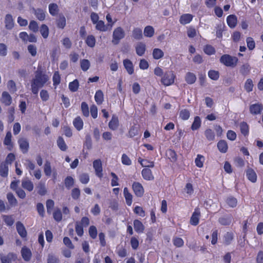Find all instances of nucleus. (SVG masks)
Returning <instances> with one entry per match:
<instances>
[{"label": "nucleus", "mask_w": 263, "mask_h": 263, "mask_svg": "<svg viewBox=\"0 0 263 263\" xmlns=\"http://www.w3.org/2000/svg\"><path fill=\"white\" fill-rule=\"evenodd\" d=\"M227 204L231 208H234L237 204V200L236 198L233 197H229L226 200Z\"/></svg>", "instance_id": "nucleus-53"}, {"label": "nucleus", "mask_w": 263, "mask_h": 263, "mask_svg": "<svg viewBox=\"0 0 263 263\" xmlns=\"http://www.w3.org/2000/svg\"><path fill=\"white\" fill-rule=\"evenodd\" d=\"M65 185L66 188L70 189L73 186L74 180L71 176H68L65 179Z\"/></svg>", "instance_id": "nucleus-52"}, {"label": "nucleus", "mask_w": 263, "mask_h": 263, "mask_svg": "<svg viewBox=\"0 0 263 263\" xmlns=\"http://www.w3.org/2000/svg\"><path fill=\"white\" fill-rule=\"evenodd\" d=\"M5 27L7 30H11L14 27V21L10 14L6 15L4 19Z\"/></svg>", "instance_id": "nucleus-9"}, {"label": "nucleus", "mask_w": 263, "mask_h": 263, "mask_svg": "<svg viewBox=\"0 0 263 263\" xmlns=\"http://www.w3.org/2000/svg\"><path fill=\"white\" fill-rule=\"evenodd\" d=\"M7 198L11 205L15 206L17 205V201L12 193H8L7 194Z\"/></svg>", "instance_id": "nucleus-41"}, {"label": "nucleus", "mask_w": 263, "mask_h": 263, "mask_svg": "<svg viewBox=\"0 0 263 263\" xmlns=\"http://www.w3.org/2000/svg\"><path fill=\"white\" fill-rule=\"evenodd\" d=\"M12 134L10 132H8L4 138V144L7 146L9 151H11L13 147V144L12 142Z\"/></svg>", "instance_id": "nucleus-11"}, {"label": "nucleus", "mask_w": 263, "mask_h": 263, "mask_svg": "<svg viewBox=\"0 0 263 263\" xmlns=\"http://www.w3.org/2000/svg\"><path fill=\"white\" fill-rule=\"evenodd\" d=\"M44 172L47 176H50L51 175L52 171L50 163L46 161L44 167Z\"/></svg>", "instance_id": "nucleus-55"}, {"label": "nucleus", "mask_w": 263, "mask_h": 263, "mask_svg": "<svg viewBox=\"0 0 263 263\" xmlns=\"http://www.w3.org/2000/svg\"><path fill=\"white\" fill-rule=\"evenodd\" d=\"M201 126V120L199 117L196 116L194 118V122L192 125L191 128L193 130L198 129Z\"/></svg>", "instance_id": "nucleus-45"}, {"label": "nucleus", "mask_w": 263, "mask_h": 263, "mask_svg": "<svg viewBox=\"0 0 263 263\" xmlns=\"http://www.w3.org/2000/svg\"><path fill=\"white\" fill-rule=\"evenodd\" d=\"M254 84L251 79H248L245 83L244 87L245 90L250 92L253 90Z\"/></svg>", "instance_id": "nucleus-40"}, {"label": "nucleus", "mask_w": 263, "mask_h": 263, "mask_svg": "<svg viewBox=\"0 0 263 263\" xmlns=\"http://www.w3.org/2000/svg\"><path fill=\"white\" fill-rule=\"evenodd\" d=\"M37 189H38L37 193L40 195L43 196L46 194L47 191L44 183L40 182L37 186Z\"/></svg>", "instance_id": "nucleus-57"}, {"label": "nucleus", "mask_w": 263, "mask_h": 263, "mask_svg": "<svg viewBox=\"0 0 263 263\" xmlns=\"http://www.w3.org/2000/svg\"><path fill=\"white\" fill-rule=\"evenodd\" d=\"M40 32L44 39L48 37L49 35V28L45 24H43L40 27Z\"/></svg>", "instance_id": "nucleus-44"}, {"label": "nucleus", "mask_w": 263, "mask_h": 263, "mask_svg": "<svg viewBox=\"0 0 263 263\" xmlns=\"http://www.w3.org/2000/svg\"><path fill=\"white\" fill-rule=\"evenodd\" d=\"M123 194L126 204L129 206L131 205L133 202V195L129 192L128 189L127 187H124Z\"/></svg>", "instance_id": "nucleus-24"}, {"label": "nucleus", "mask_w": 263, "mask_h": 263, "mask_svg": "<svg viewBox=\"0 0 263 263\" xmlns=\"http://www.w3.org/2000/svg\"><path fill=\"white\" fill-rule=\"evenodd\" d=\"M164 56L163 51L159 48H155L153 51V57L154 59L158 60L162 58Z\"/></svg>", "instance_id": "nucleus-37"}, {"label": "nucleus", "mask_w": 263, "mask_h": 263, "mask_svg": "<svg viewBox=\"0 0 263 263\" xmlns=\"http://www.w3.org/2000/svg\"><path fill=\"white\" fill-rule=\"evenodd\" d=\"M208 76L211 79L217 80L219 77V73L218 71L211 70L209 71Z\"/></svg>", "instance_id": "nucleus-64"}, {"label": "nucleus", "mask_w": 263, "mask_h": 263, "mask_svg": "<svg viewBox=\"0 0 263 263\" xmlns=\"http://www.w3.org/2000/svg\"><path fill=\"white\" fill-rule=\"evenodd\" d=\"M246 42L247 44V47L250 50H252L255 48V43L253 38L251 37H247L246 39Z\"/></svg>", "instance_id": "nucleus-59"}, {"label": "nucleus", "mask_w": 263, "mask_h": 263, "mask_svg": "<svg viewBox=\"0 0 263 263\" xmlns=\"http://www.w3.org/2000/svg\"><path fill=\"white\" fill-rule=\"evenodd\" d=\"M22 186L29 192L32 191L34 188L32 182L28 179H25L22 181Z\"/></svg>", "instance_id": "nucleus-16"}, {"label": "nucleus", "mask_w": 263, "mask_h": 263, "mask_svg": "<svg viewBox=\"0 0 263 263\" xmlns=\"http://www.w3.org/2000/svg\"><path fill=\"white\" fill-rule=\"evenodd\" d=\"M204 161V157L201 155H198L195 160L196 165L199 168L203 167Z\"/></svg>", "instance_id": "nucleus-51"}, {"label": "nucleus", "mask_w": 263, "mask_h": 263, "mask_svg": "<svg viewBox=\"0 0 263 263\" xmlns=\"http://www.w3.org/2000/svg\"><path fill=\"white\" fill-rule=\"evenodd\" d=\"M33 11L36 17L40 21H44L45 19V13L41 9H33Z\"/></svg>", "instance_id": "nucleus-30"}, {"label": "nucleus", "mask_w": 263, "mask_h": 263, "mask_svg": "<svg viewBox=\"0 0 263 263\" xmlns=\"http://www.w3.org/2000/svg\"><path fill=\"white\" fill-rule=\"evenodd\" d=\"M3 219L7 226H11L14 222V220L11 215H3Z\"/></svg>", "instance_id": "nucleus-49"}, {"label": "nucleus", "mask_w": 263, "mask_h": 263, "mask_svg": "<svg viewBox=\"0 0 263 263\" xmlns=\"http://www.w3.org/2000/svg\"><path fill=\"white\" fill-rule=\"evenodd\" d=\"M123 65L129 74H132L134 73V67L132 62L128 59H125L123 61Z\"/></svg>", "instance_id": "nucleus-18"}, {"label": "nucleus", "mask_w": 263, "mask_h": 263, "mask_svg": "<svg viewBox=\"0 0 263 263\" xmlns=\"http://www.w3.org/2000/svg\"><path fill=\"white\" fill-rule=\"evenodd\" d=\"M227 23L230 28H234L237 24V18L234 15H230L228 16Z\"/></svg>", "instance_id": "nucleus-29"}, {"label": "nucleus", "mask_w": 263, "mask_h": 263, "mask_svg": "<svg viewBox=\"0 0 263 263\" xmlns=\"http://www.w3.org/2000/svg\"><path fill=\"white\" fill-rule=\"evenodd\" d=\"M80 66L83 71H86L90 66V63L89 60L83 59L80 61Z\"/></svg>", "instance_id": "nucleus-42"}, {"label": "nucleus", "mask_w": 263, "mask_h": 263, "mask_svg": "<svg viewBox=\"0 0 263 263\" xmlns=\"http://www.w3.org/2000/svg\"><path fill=\"white\" fill-rule=\"evenodd\" d=\"M15 259V255L12 253H8L7 255L1 257L2 263H11L12 261Z\"/></svg>", "instance_id": "nucleus-17"}, {"label": "nucleus", "mask_w": 263, "mask_h": 263, "mask_svg": "<svg viewBox=\"0 0 263 263\" xmlns=\"http://www.w3.org/2000/svg\"><path fill=\"white\" fill-rule=\"evenodd\" d=\"M54 205V201L51 199H48L46 201L47 212L50 214L52 211Z\"/></svg>", "instance_id": "nucleus-61"}, {"label": "nucleus", "mask_w": 263, "mask_h": 263, "mask_svg": "<svg viewBox=\"0 0 263 263\" xmlns=\"http://www.w3.org/2000/svg\"><path fill=\"white\" fill-rule=\"evenodd\" d=\"M145 50V45L142 42L138 43L136 46V53L139 56H142L144 54Z\"/></svg>", "instance_id": "nucleus-23"}, {"label": "nucleus", "mask_w": 263, "mask_h": 263, "mask_svg": "<svg viewBox=\"0 0 263 263\" xmlns=\"http://www.w3.org/2000/svg\"><path fill=\"white\" fill-rule=\"evenodd\" d=\"M133 36L136 40H140L142 37V30L139 28H134L133 31Z\"/></svg>", "instance_id": "nucleus-50"}, {"label": "nucleus", "mask_w": 263, "mask_h": 263, "mask_svg": "<svg viewBox=\"0 0 263 263\" xmlns=\"http://www.w3.org/2000/svg\"><path fill=\"white\" fill-rule=\"evenodd\" d=\"M134 227L135 230L139 233L143 232L145 228L143 223L137 219L134 221Z\"/></svg>", "instance_id": "nucleus-22"}, {"label": "nucleus", "mask_w": 263, "mask_h": 263, "mask_svg": "<svg viewBox=\"0 0 263 263\" xmlns=\"http://www.w3.org/2000/svg\"><path fill=\"white\" fill-rule=\"evenodd\" d=\"M138 161L139 163L143 167H154V163L153 161H149L147 159H143L141 158H139L138 159Z\"/></svg>", "instance_id": "nucleus-28"}, {"label": "nucleus", "mask_w": 263, "mask_h": 263, "mask_svg": "<svg viewBox=\"0 0 263 263\" xmlns=\"http://www.w3.org/2000/svg\"><path fill=\"white\" fill-rule=\"evenodd\" d=\"M80 190L78 187L73 189L71 191V197L74 200H78L80 196Z\"/></svg>", "instance_id": "nucleus-60"}, {"label": "nucleus", "mask_w": 263, "mask_h": 263, "mask_svg": "<svg viewBox=\"0 0 263 263\" xmlns=\"http://www.w3.org/2000/svg\"><path fill=\"white\" fill-rule=\"evenodd\" d=\"M66 18L63 15H60L57 21V24L58 28L63 29L66 26Z\"/></svg>", "instance_id": "nucleus-48"}, {"label": "nucleus", "mask_w": 263, "mask_h": 263, "mask_svg": "<svg viewBox=\"0 0 263 263\" xmlns=\"http://www.w3.org/2000/svg\"><path fill=\"white\" fill-rule=\"evenodd\" d=\"M57 145L58 147L62 151H66L67 149V146L65 143L63 138L62 137H59L58 138Z\"/></svg>", "instance_id": "nucleus-34"}, {"label": "nucleus", "mask_w": 263, "mask_h": 263, "mask_svg": "<svg viewBox=\"0 0 263 263\" xmlns=\"http://www.w3.org/2000/svg\"><path fill=\"white\" fill-rule=\"evenodd\" d=\"M95 99L98 104H101L104 100V95L103 92L101 90L96 91Z\"/></svg>", "instance_id": "nucleus-33"}, {"label": "nucleus", "mask_w": 263, "mask_h": 263, "mask_svg": "<svg viewBox=\"0 0 263 263\" xmlns=\"http://www.w3.org/2000/svg\"><path fill=\"white\" fill-rule=\"evenodd\" d=\"M204 135L209 141H211L215 140V133L214 131L210 128H208L205 130Z\"/></svg>", "instance_id": "nucleus-36"}, {"label": "nucleus", "mask_w": 263, "mask_h": 263, "mask_svg": "<svg viewBox=\"0 0 263 263\" xmlns=\"http://www.w3.org/2000/svg\"><path fill=\"white\" fill-rule=\"evenodd\" d=\"M175 76L172 71L165 72L162 77L161 82L165 86H168L173 84L174 82Z\"/></svg>", "instance_id": "nucleus-4"}, {"label": "nucleus", "mask_w": 263, "mask_h": 263, "mask_svg": "<svg viewBox=\"0 0 263 263\" xmlns=\"http://www.w3.org/2000/svg\"><path fill=\"white\" fill-rule=\"evenodd\" d=\"M154 34V29L151 26H146L144 29V34L146 37H151Z\"/></svg>", "instance_id": "nucleus-47"}, {"label": "nucleus", "mask_w": 263, "mask_h": 263, "mask_svg": "<svg viewBox=\"0 0 263 263\" xmlns=\"http://www.w3.org/2000/svg\"><path fill=\"white\" fill-rule=\"evenodd\" d=\"M49 11L50 14L52 16L56 15L59 11V8L57 4L53 3L49 5Z\"/></svg>", "instance_id": "nucleus-38"}, {"label": "nucleus", "mask_w": 263, "mask_h": 263, "mask_svg": "<svg viewBox=\"0 0 263 263\" xmlns=\"http://www.w3.org/2000/svg\"><path fill=\"white\" fill-rule=\"evenodd\" d=\"M2 102L6 106H9L12 103V98L7 91H4L2 94Z\"/></svg>", "instance_id": "nucleus-15"}, {"label": "nucleus", "mask_w": 263, "mask_h": 263, "mask_svg": "<svg viewBox=\"0 0 263 263\" xmlns=\"http://www.w3.org/2000/svg\"><path fill=\"white\" fill-rule=\"evenodd\" d=\"M132 188L135 194L138 197H142L144 192L143 186L141 183L134 182L132 185Z\"/></svg>", "instance_id": "nucleus-7"}, {"label": "nucleus", "mask_w": 263, "mask_h": 263, "mask_svg": "<svg viewBox=\"0 0 263 263\" xmlns=\"http://www.w3.org/2000/svg\"><path fill=\"white\" fill-rule=\"evenodd\" d=\"M193 16L191 14H184L180 16L179 22L181 24L185 25L191 22Z\"/></svg>", "instance_id": "nucleus-21"}, {"label": "nucleus", "mask_w": 263, "mask_h": 263, "mask_svg": "<svg viewBox=\"0 0 263 263\" xmlns=\"http://www.w3.org/2000/svg\"><path fill=\"white\" fill-rule=\"evenodd\" d=\"M96 29L100 31H107L110 30L112 27V24H107L105 25L104 22L103 21H99L96 23Z\"/></svg>", "instance_id": "nucleus-8"}, {"label": "nucleus", "mask_w": 263, "mask_h": 263, "mask_svg": "<svg viewBox=\"0 0 263 263\" xmlns=\"http://www.w3.org/2000/svg\"><path fill=\"white\" fill-rule=\"evenodd\" d=\"M125 31L121 27H117L112 32V43L114 45H118L120 40L125 37Z\"/></svg>", "instance_id": "nucleus-3"}, {"label": "nucleus", "mask_w": 263, "mask_h": 263, "mask_svg": "<svg viewBox=\"0 0 263 263\" xmlns=\"http://www.w3.org/2000/svg\"><path fill=\"white\" fill-rule=\"evenodd\" d=\"M21 254L24 260L27 261L30 260L32 256L31 250L26 247H23L22 248L21 250Z\"/></svg>", "instance_id": "nucleus-13"}, {"label": "nucleus", "mask_w": 263, "mask_h": 263, "mask_svg": "<svg viewBox=\"0 0 263 263\" xmlns=\"http://www.w3.org/2000/svg\"><path fill=\"white\" fill-rule=\"evenodd\" d=\"M240 129L241 133L245 136L248 135L249 133V125L246 122H242L240 123Z\"/></svg>", "instance_id": "nucleus-46"}, {"label": "nucleus", "mask_w": 263, "mask_h": 263, "mask_svg": "<svg viewBox=\"0 0 263 263\" xmlns=\"http://www.w3.org/2000/svg\"><path fill=\"white\" fill-rule=\"evenodd\" d=\"M20 148L23 154L28 152L29 148V144L28 140L25 138H21L18 140Z\"/></svg>", "instance_id": "nucleus-6"}, {"label": "nucleus", "mask_w": 263, "mask_h": 263, "mask_svg": "<svg viewBox=\"0 0 263 263\" xmlns=\"http://www.w3.org/2000/svg\"><path fill=\"white\" fill-rule=\"evenodd\" d=\"M73 124L74 127L80 131L83 128V121L80 117H77L74 119Z\"/></svg>", "instance_id": "nucleus-26"}, {"label": "nucleus", "mask_w": 263, "mask_h": 263, "mask_svg": "<svg viewBox=\"0 0 263 263\" xmlns=\"http://www.w3.org/2000/svg\"><path fill=\"white\" fill-rule=\"evenodd\" d=\"M81 110L83 116L86 117L89 116V111L88 106L87 104L85 102H82L81 104Z\"/></svg>", "instance_id": "nucleus-56"}, {"label": "nucleus", "mask_w": 263, "mask_h": 263, "mask_svg": "<svg viewBox=\"0 0 263 263\" xmlns=\"http://www.w3.org/2000/svg\"><path fill=\"white\" fill-rule=\"evenodd\" d=\"M200 212L199 208H196L193 212L191 219L190 223L193 226H197L199 223Z\"/></svg>", "instance_id": "nucleus-10"}, {"label": "nucleus", "mask_w": 263, "mask_h": 263, "mask_svg": "<svg viewBox=\"0 0 263 263\" xmlns=\"http://www.w3.org/2000/svg\"><path fill=\"white\" fill-rule=\"evenodd\" d=\"M49 77L41 71H35V76L31 81V89L32 92L37 95L39 88H42L49 81Z\"/></svg>", "instance_id": "nucleus-1"}, {"label": "nucleus", "mask_w": 263, "mask_h": 263, "mask_svg": "<svg viewBox=\"0 0 263 263\" xmlns=\"http://www.w3.org/2000/svg\"><path fill=\"white\" fill-rule=\"evenodd\" d=\"M262 109L263 105L260 103H256L250 106V111L253 115L260 114Z\"/></svg>", "instance_id": "nucleus-12"}, {"label": "nucleus", "mask_w": 263, "mask_h": 263, "mask_svg": "<svg viewBox=\"0 0 263 263\" xmlns=\"http://www.w3.org/2000/svg\"><path fill=\"white\" fill-rule=\"evenodd\" d=\"M93 167L95 170L96 175L99 178L103 177L102 164L100 159L95 160L93 162Z\"/></svg>", "instance_id": "nucleus-5"}, {"label": "nucleus", "mask_w": 263, "mask_h": 263, "mask_svg": "<svg viewBox=\"0 0 263 263\" xmlns=\"http://www.w3.org/2000/svg\"><path fill=\"white\" fill-rule=\"evenodd\" d=\"M53 84L56 87L58 86L61 82V77L58 71H55L54 72L53 78Z\"/></svg>", "instance_id": "nucleus-54"}, {"label": "nucleus", "mask_w": 263, "mask_h": 263, "mask_svg": "<svg viewBox=\"0 0 263 263\" xmlns=\"http://www.w3.org/2000/svg\"><path fill=\"white\" fill-rule=\"evenodd\" d=\"M8 89L11 92H15L16 91L15 83L13 80H9L7 83Z\"/></svg>", "instance_id": "nucleus-63"}, {"label": "nucleus", "mask_w": 263, "mask_h": 263, "mask_svg": "<svg viewBox=\"0 0 263 263\" xmlns=\"http://www.w3.org/2000/svg\"><path fill=\"white\" fill-rule=\"evenodd\" d=\"M251 67L249 64L246 63L243 64L240 68V72L243 76L248 75L250 71Z\"/></svg>", "instance_id": "nucleus-35"}, {"label": "nucleus", "mask_w": 263, "mask_h": 263, "mask_svg": "<svg viewBox=\"0 0 263 263\" xmlns=\"http://www.w3.org/2000/svg\"><path fill=\"white\" fill-rule=\"evenodd\" d=\"M203 51L206 54L208 55L213 54L215 52L214 48L210 45H206L203 48Z\"/></svg>", "instance_id": "nucleus-62"}, {"label": "nucleus", "mask_w": 263, "mask_h": 263, "mask_svg": "<svg viewBox=\"0 0 263 263\" xmlns=\"http://www.w3.org/2000/svg\"><path fill=\"white\" fill-rule=\"evenodd\" d=\"M217 147L220 152L224 153L227 151L228 146L226 141L220 140L217 143Z\"/></svg>", "instance_id": "nucleus-31"}, {"label": "nucleus", "mask_w": 263, "mask_h": 263, "mask_svg": "<svg viewBox=\"0 0 263 263\" xmlns=\"http://www.w3.org/2000/svg\"><path fill=\"white\" fill-rule=\"evenodd\" d=\"M16 228L18 233L22 237L24 238L26 237L27 231L23 224L21 222L18 221L16 222Z\"/></svg>", "instance_id": "nucleus-14"}, {"label": "nucleus", "mask_w": 263, "mask_h": 263, "mask_svg": "<svg viewBox=\"0 0 263 263\" xmlns=\"http://www.w3.org/2000/svg\"><path fill=\"white\" fill-rule=\"evenodd\" d=\"M246 175L248 179L251 182L254 183L257 180V175L255 171L252 168H249L246 171Z\"/></svg>", "instance_id": "nucleus-20"}, {"label": "nucleus", "mask_w": 263, "mask_h": 263, "mask_svg": "<svg viewBox=\"0 0 263 263\" xmlns=\"http://www.w3.org/2000/svg\"><path fill=\"white\" fill-rule=\"evenodd\" d=\"M185 80L189 84H192L195 82L196 76L193 73L188 72L185 75Z\"/></svg>", "instance_id": "nucleus-27"}, {"label": "nucleus", "mask_w": 263, "mask_h": 263, "mask_svg": "<svg viewBox=\"0 0 263 263\" xmlns=\"http://www.w3.org/2000/svg\"><path fill=\"white\" fill-rule=\"evenodd\" d=\"M9 166L7 164L3 163L0 165V175L3 177H6L8 176Z\"/></svg>", "instance_id": "nucleus-32"}, {"label": "nucleus", "mask_w": 263, "mask_h": 263, "mask_svg": "<svg viewBox=\"0 0 263 263\" xmlns=\"http://www.w3.org/2000/svg\"><path fill=\"white\" fill-rule=\"evenodd\" d=\"M79 86V83L78 80L76 79L69 84V89L72 92H76L78 90Z\"/></svg>", "instance_id": "nucleus-43"}, {"label": "nucleus", "mask_w": 263, "mask_h": 263, "mask_svg": "<svg viewBox=\"0 0 263 263\" xmlns=\"http://www.w3.org/2000/svg\"><path fill=\"white\" fill-rule=\"evenodd\" d=\"M238 61V59L237 57H232L229 54H224L220 59V62L227 67H235Z\"/></svg>", "instance_id": "nucleus-2"}, {"label": "nucleus", "mask_w": 263, "mask_h": 263, "mask_svg": "<svg viewBox=\"0 0 263 263\" xmlns=\"http://www.w3.org/2000/svg\"><path fill=\"white\" fill-rule=\"evenodd\" d=\"M141 174L143 178L145 180H152L154 179L152 171L149 168L143 169Z\"/></svg>", "instance_id": "nucleus-19"}, {"label": "nucleus", "mask_w": 263, "mask_h": 263, "mask_svg": "<svg viewBox=\"0 0 263 263\" xmlns=\"http://www.w3.org/2000/svg\"><path fill=\"white\" fill-rule=\"evenodd\" d=\"M86 44L90 47H93L96 45V39L92 35H88L85 40Z\"/></svg>", "instance_id": "nucleus-39"}, {"label": "nucleus", "mask_w": 263, "mask_h": 263, "mask_svg": "<svg viewBox=\"0 0 263 263\" xmlns=\"http://www.w3.org/2000/svg\"><path fill=\"white\" fill-rule=\"evenodd\" d=\"M89 236L92 238L95 239L97 236V230L95 226H91L89 227L88 230Z\"/></svg>", "instance_id": "nucleus-58"}, {"label": "nucleus", "mask_w": 263, "mask_h": 263, "mask_svg": "<svg viewBox=\"0 0 263 263\" xmlns=\"http://www.w3.org/2000/svg\"><path fill=\"white\" fill-rule=\"evenodd\" d=\"M108 126L110 129L114 130L117 129L119 126V120L118 117L113 116L111 120L108 123Z\"/></svg>", "instance_id": "nucleus-25"}]
</instances>
